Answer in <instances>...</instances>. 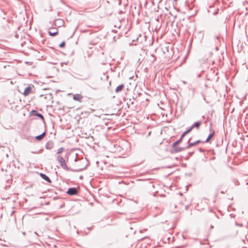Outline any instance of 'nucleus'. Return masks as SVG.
I'll use <instances>...</instances> for the list:
<instances>
[{"label": "nucleus", "instance_id": "f257e3e1", "mask_svg": "<svg viewBox=\"0 0 248 248\" xmlns=\"http://www.w3.org/2000/svg\"><path fill=\"white\" fill-rule=\"evenodd\" d=\"M182 141V140L180 138L179 140L176 141L175 142L173 143L172 145V149L174 153H178L182 151H184L186 148L185 147H178L177 145L179 144Z\"/></svg>", "mask_w": 248, "mask_h": 248}, {"label": "nucleus", "instance_id": "f03ea898", "mask_svg": "<svg viewBox=\"0 0 248 248\" xmlns=\"http://www.w3.org/2000/svg\"><path fill=\"white\" fill-rule=\"evenodd\" d=\"M162 50L163 53L166 55L165 57L170 58L172 56V50L169 46L163 47Z\"/></svg>", "mask_w": 248, "mask_h": 248}, {"label": "nucleus", "instance_id": "7ed1b4c3", "mask_svg": "<svg viewBox=\"0 0 248 248\" xmlns=\"http://www.w3.org/2000/svg\"><path fill=\"white\" fill-rule=\"evenodd\" d=\"M57 160L59 162L60 165L61 166V167L64 169L65 170H69V168L67 166V165L66 164L65 160L63 158V157L59 155L57 157Z\"/></svg>", "mask_w": 248, "mask_h": 248}, {"label": "nucleus", "instance_id": "20e7f679", "mask_svg": "<svg viewBox=\"0 0 248 248\" xmlns=\"http://www.w3.org/2000/svg\"><path fill=\"white\" fill-rule=\"evenodd\" d=\"M30 115L37 116L39 118H41V120H42L43 122H45V119H44V116H43V115L41 114V113H38L37 110H31L30 112Z\"/></svg>", "mask_w": 248, "mask_h": 248}, {"label": "nucleus", "instance_id": "39448f33", "mask_svg": "<svg viewBox=\"0 0 248 248\" xmlns=\"http://www.w3.org/2000/svg\"><path fill=\"white\" fill-rule=\"evenodd\" d=\"M78 193V190L75 187L69 188L67 191V193L70 195H76Z\"/></svg>", "mask_w": 248, "mask_h": 248}, {"label": "nucleus", "instance_id": "423d86ee", "mask_svg": "<svg viewBox=\"0 0 248 248\" xmlns=\"http://www.w3.org/2000/svg\"><path fill=\"white\" fill-rule=\"evenodd\" d=\"M83 98V96L80 94H75L73 95V99L75 100L78 101L79 102H81L82 99Z\"/></svg>", "mask_w": 248, "mask_h": 248}, {"label": "nucleus", "instance_id": "0eeeda50", "mask_svg": "<svg viewBox=\"0 0 248 248\" xmlns=\"http://www.w3.org/2000/svg\"><path fill=\"white\" fill-rule=\"evenodd\" d=\"M31 92V87L30 86L27 87L24 91L23 94L24 96H27Z\"/></svg>", "mask_w": 248, "mask_h": 248}, {"label": "nucleus", "instance_id": "6e6552de", "mask_svg": "<svg viewBox=\"0 0 248 248\" xmlns=\"http://www.w3.org/2000/svg\"><path fill=\"white\" fill-rule=\"evenodd\" d=\"M54 146L53 142L50 140L46 142V148L48 150H51L53 148Z\"/></svg>", "mask_w": 248, "mask_h": 248}, {"label": "nucleus", "instance_id": "1a4fd4ad", "mask_svg": "<svg viewBox=\"0 0 248 248\" xmlns=\"http://www.w3.org/2000/svg\"><path fill=\"white\" fill-rule=\"evenodd\" d=\"M187 142H188V145L186 148H189L190 147H191L193 146H195L196 144H197L198 143L201 142V141L200 140H198L194 142L190 143L189 141V140Z\"/></svg>", "mask_w": 248, "mask_h": 248}, {"label": "nucleus", "instance_id": "9d476101", "mask_svg": "<svg viewBox=\"0 0 248 248\" xmlns=\"http://www.w3.org/2000/svg\"><path fill=\"white\" fill-rule=\"evenodd\" d=\"M40 176L41 177L45 180H46V181H47V182L50 183H51V180L50 179V178L47 176H46L45 174H44V173H40Z\"/></svg>", "mask_w": 248, "mask_h": 248}, {"label": "nucleus", "instance_id": "9b49d317", "mask_svg": "<svg viewBox=\"0 0 248 248\" xmlns=\"http://www.w3.org/2000/svg\"><path fill=\"white\" fill-rule=\"evenodd\" d=\"M124 87V84H121V85H119L118 86H117L115 89V92L116 93H119L120 92H121V91H122V90L123 89Z\"/></svg>", "mask_w": 248, "mask_h": 248}, {"label": "nucleus", "instance_id": "f8f14e48", "mask_svg": "<svg viewBox=\"0 0 248 248\" xmlns=\"http://www.w3.org/2000/svg\"><path fill=\"white\" fill-rule=\"evenodd\" d=\"M215 133V131H213L212 133L209 134V135L208 136V138H207L206 140L204 141V142H208L210 141V140L214 137Z\"/></svg>", "mask_w": 248, "mask_h": 248}, {"label": "nucleus", "instance_id": "ddd939ff", "mask_svg": "<svg viewBox=\"0 0 248 248\" xmlns=\"http://www.w3.org/2000/svg\"><path fill=\"white\" fill-rule=\"evenodd\" d=\"M46 134L45 132H44L42 134L35 137V139L38 140H42Z\"/></svg>", "mask_w": 248, "mask_h": 248}, {"label": "nucleus", "instance_id": "4468645a", "mask_svg": "<svg viewBox=\"0 0 248 248\" xmlns=\"http://www.w3.org/2000/svg\"><path fill=\"white\" fill-rule=\"evenodd\" d=\"M201 122H195V123H194L191 127H192V128H194V127H196L197 129L199 128L200 125H201Z\"/></svg>", "mask_w": 248, "mask_h": 248}, {"label": "nucleus", "instance_id": "2eb2a0df", "mask_svg": "<svg viewBox=\"0 0 248 248\" xmlns=\"http://www.w3.org/2000/svg\"><path fill=\"white\" fill-rule=\"evenodd\" d=\"M48 33L50 36H55L58 34V31H48Z\"/></svg>", "mask_w": 248, "mask_h": 248}, {"label": "nucleus", "instance_id": "dca6fc26", "mask_svg": "<svg viewBox=\"0 0 248 248\" xmlns=\"http://www.w3.org/2000/svg\"><path fill=\"white\" fill-rule=\"evenodd\" d=\"M64 150V148H63V147L60 148L57 150V154H60L61 153H62V152H63Z\"/></svg>", "mask_w": 248, "mask_h": 248}, {"label": "nucleus", "instance_id": "f3484780", "mask_svg": "<svg viewBox=\"0 0 248 248\" xmlns=\"http://www.w3.org/2000/svg\"><path fill=\"white\" fill-rule=\"evenodd\" d=\"M65 45V43L64 41H63L59 45L60 47H63Z\"/></svg>", "mask_w": 248, "mask_h": 248}, {"label": "nucleus", "instance_id": "a211bd4d", "mask_svg": "<svg viewBox=\"0 0 248 248\" xmlns=\"http://www.w3.org/2000/svg\"><path fill=\"white\" fill-rule=\"evenodd\" d=\"M178 207L180 209H181L182 210L183 208V206L181 204H179V205H175V208H177V207Z\"/></svg>", "mask_w": 248, "mask_h": 248}, {"label": "nucleus", "instance_id": "6ab92c4d", "mask_svg": "<svg viewBox=\"0 0 248 248\" xmlns=\"http://www.w3.org/2000/svg\"><path fill=\"white\" fill-rule=\"evenodd\" d=\"M192 127L191 126L187 130H186V131H187L189 133L192 130Z\"/></svg>", "mask_w": 248, "mask_h": 248}, {"label": "nucleus", "instance_id": "aec40b11", "mask_svg": "<svg viewBox=\"0 0 248 248\" xmlns=\"http://www.w3.org/2000/svg\"><path fill=\"white\" fill-rule=\"evenodd\" d=\"M186 135L184 134H182L181 137H180V139H181L182 140H183V139L184 138V137Z\"/></svg>", "mask_w": 248, "mask_h": 248}, {"label": "nucleus", "instance_id": "412c9836", "mask_svg": "<svg viewBox=\"0 0 248 248\" xmlns=\"http://www.w3.org/2000/svg\"><path fill=\"white\" fill-rule=\"evenodd\" d=\"M188 207H189V205H186L184 207L185 209L186 210H187L188 209Z\"/></svg>", "mask_w": 248, "mask_h": 248}, {"label": "nucleus", "instance_id": "4be33fe9", "mask_svg": "<svg viewBox=\"0 0 248 248\" xmlns=\"http://www.w3.org/2000/svg\"><path fill=\"white\" fill-rule=\"evenodd\" d=\"M188 132H187V131H185V132H184L183 133V134H184L185 135H186L187 134H188Z\"/></svg>", "mask_w": 248, "mask_h": 248}, {"label": "nucleus", "instance_id": "5701e85b", "mask_svg": "<svg viewBox=\"0 0 248 248\" xmlns=\"http://www.w3.org/2000/svg\"><path fill=\"white\" fill-rule=\"evenodd\" d=\"M200 34H201L202 36V37H203V33H202V32H199Z\"/></svg>", "mask_w": 248, "mask_h": 248}, {"label": "nucleus", "instance_id": "b1692460", "mask_svg": "<svg viewBox=\"0 0 248 248\" xmlns=\"http://www.w3.org/2000/svg\"><path fill=\"white\" fill-rule=\"evenodd\" d=\"M151 56L153 57V59H153V60H154V61H155V58L154 56L153 55H152Z\"/></svg>", "mask_w": 248, "mask_h": 248}, {"label": "nucleus", "instance_id": "393cba45", "mask_svg": "<svg viewBox=\"0 0 248 248\" xmlns=\"http://www.w3.org/2000/svg\"><path fill=\"white\" fill-rule=\"evenodd\" d=\"M213 228H214V227H213V226H212V225H211V229H213Z\"/></svg>", "mask_w": 248, "mask_h": 248}, {"label": "nucleus", "instance_id": "a878e982", "mask_svg": "<svg viewBox=\"0 0 248 248\" xmlns=\"http://www.w3.org/2000/svg\"><path fill=\"white\" fill-rule=\"evenodd\" d=\"M217 39H219V37H217Z\"/></svg>", "mask_w": 248, "mask_h": 248}, {"label": "nucleus", "instance_id": "bb28decb", "mask_svg": "<svg viewBox=\"0 0 248 248\" xmlns=\"http://www.w3.org/2000/svg\"><path fill=\"white\" fill-rule=\"evenodd\" d=\"M200 151L202 152V149H200Z\"/></svg>", "mask_w": 248, "mask_h": 248}, {"label": "nucleus", "instance_id": "cd10ccee", "mask_svg": "<svg viewBox=\"0 0 248 248\" xmlns=\"http://www.w3.org/2000/svg\"><path fill=\"white\" fill-rule=\"evenodd\" d=\"M174 1H177V0H174Z\"/></svg>", "mask_w": 248, "mask_h": 248}]
</instances>
